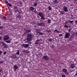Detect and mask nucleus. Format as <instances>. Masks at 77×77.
Listing matches in <instances>:
<instances>
[{"mask_svg":"<svg viewBox=\"0 0 77 77\" xmlns=\"http://www.w3.org/2000/svg\"><path fill=\"white\" fill-rule=\"evenodd\" d=\"M32 35L30 34H28L27 35L26 40L28 42H30L32 40Z\"/></svg>","mask_w":77,"mask_h":77,"instance_id":"nucleus-1","label":"nucleus"},{"mask_svg":"<svg viewBox=\"0 0 77 77\" xmlns=\"http://www.w3.org/2000/svg\"><path fill=\"white\" fill-rule=\"evenodd\" d=\"M62 71L63 72H65L66 74H67V75H69V72H67L68 70L66 69H62Z\"/></svg>","mask_w":77,"mask_h":77,"instance_id":"nucleus-2","label":"nucleus"},{"mask_svg":"<svg viewBox=\"0 0 77 77\" xmlns=\"http://www.w3.org/2000/svg\"><path fill=\"white\" fill-rule=\"evenodd\" d=\"M69 36H70V34L69 33V32H66L64 38H65L68 39L69 37Z\"/></svg>","mask_w":77,"mask_h":77,"instance_id":"nucleus-3","label":"nucleus"},{"mask_svg":"<svg viewBox=\"0 0 77 77\" xmlns=\"http://www.w3.org/2000/svg\"><path fill=\"white\" fill-rule=\"evenodd\" d=\"M31 31L30 30L26 29V31L24 32L23 35L24 36H26L27 33H31Z\"/></svg>","mask_w":77,"mask_h":77,"instance_id":"nucleus-4","label":"nucleus"},{"mask_svg":"<svg viewBox=\"0 0 77 77\" xmlns=\"http://www.w3.org/2000/svg\"><path fill=\"white\" fill-rule=\"evenodd\" d=\"M9 39V35H5L4 37V41H7Z\"/></svg>","mask_w":77,"mask_h":77,"instance_id":"nucleus-5","label":"nucleus"},{"mask_svg":"<svg viewBox=\"0 0 77 77\" xmlns=\"http://www.w3.org/2000/svg\"><path fill=\"white\" fill-rule=\"evenodd\" d=\"M22 46L25 48H27L29 46V44H25L22 45Z\"/></svg>","mask_w":77,"mask_h":77,"instance_id":"nucleus-6","label":"nucleus"},{"mask_svg":"<svg viewBox=\"0 0 77 77\" xmlns=\"http://www.w3.org/2000/svg\"><path fill=\"white\" fill-rule=\"evenodd\" d=\"M43 59L45 60H49V58L46 55H44L43 57Z\"/></svg>","mask_w":77,"mask_h":77,"instance_id":"nucleus-7","label":"nucleus"},{"mask_svg":"<svg viewBox=\"0 0 77 77\" xmlns=\"http://www.w3.org/2000/svg\"><path fill=\"white\" fill-rule=\"evenodd\" d=\"M0 44H2V45H3L5 47H7V45L5 43V42H0Z\"/></svg>","mask_w":77,"mask_h":77,"instance_id":"nucleus-8","label":"nucleus"},{"mask_svg":"<svg viewBox=\"0 0 77 77\" xmlns=\"http://www.w3.org/2000/svg\"><path fill=\"white\" fill-rule=\"evenodd\" d=\"M13 69L14 71H16L17 70V69H18V66H17V65H14V66H13Z\"/></svg>","mask_w":77,"mask_h":77,"instance_id":"nucleus-9","label":"nucleus"},{"mask_svg":"<svg viewBox=\"0 0 77 77\" xmlns=\"http://www.w3.org/2000/svg\"><path fill=\"white\" fill-rule=\"evenodd\" d=\"M11 57L13 58H17V55L15 54H13L11 55Z\"/></svg>","mask_w":77,"mask_h":77,"instance_id":"nucleus-10","label":"nucleus"},{"mask_svg":"<svg viewBox=\"0 0 77 77\" xmlns=\"http://www.w3.org/2000/svg\"><path fill=\"white\" fill-rule=\"evenodd\" d=\"M38 15L41 17H43V13L42 12H39L38 13Z\"/></svg>","mask_w":77,"mask_h":77,"instance_id":"nucleus-11","label":"nucleus"},{"mask_svg":"<svg viewBox=\"0 0 77 77\" xmlns=\"http://www.w3.org/2000/svg\"><path fill=\"white\" fill-rule=\"evenodd\" d=\"M75 65H74V64H71V66H70V67L71 68H75Z\"/></svg>","mask_w":77,"mask_h":77,"instance_id":"nucleus-12","label":"nucleus"},{"mask_svg":"<svg viewBox=\"0 0 77 77\" xmlns=\"http://www.w3.org/2000/svg\"><path fill=\"white\" fill-rule=\"evenodd\" d=\"M45 24V23H39V24L38 25V26H44V25Z\"/></svg>","mask_w":77,"mask_h":77,"instance_id":"nucleus-13","label":"nucleus"},{"mask_svg":"<svg viewBox=\"0 0 77 77\" xmlns=\"http://www.w3.org/2000/svg\"><path fill=\"white\" fill-rule=\"evenodd\" d=\"M5 2L6 3H7V4L8 5V6H10V7H12V5L10 4H9L8 2L7 1L5 0Z\"/></svg>","mask_w":77,"mask_h":77,"instance_id":"nucleus-14","label":"nucleus"},{"mask_svg":"<svg viewBox=\"0 0 77 77\" xmlns=\"http://www.w3.org/2000/svg\"><path fill=\"white\" fill-rule=\"evenodd\" d=\"M24 53H30V51L28 50H25L24 51Z\"/></svg>","mask_w":77,"mask_h":77,"instance_id":"nucleus-15","label":"nucleus"},{"mask_svg":"<svg viewBox=\"0 0 77 77\" xmlns=\"http://www.w3.org/2000/svg\"><path fill=\"white\" fill-rule=\"evenodd\" d=\"M59 11L61 14H63L64 13H65V12L63 11H60V10H59Z\"/></svg>","mask_w":77,"mask_h":77,"instance_id":"nucleus-16","label":"nucleus"},{"mask_svg":"<svg viewBox=\"0 0 77 77\" xmlns=\"http://www.w3.org/2000/svg\"><path fill=\"white\" fill-rule=\"evenodd\" d=\"M39 41H40V40H37L35 42V44H39Z\"/></svg>","mask_w":77,"mask_h":77,"instance_id":"nucleus-17","label":"nucleus"},{"mask_svg":"<svg viewBox=\"0 0 77 77\" xmlns=\"http://www.w3.org/2000/svg\"><path fill=\"white\" fill-rule=\"evenodd\" d=\"M17 11H18L19 14H21V13H23V12L21 10H19H19H17Z\"/></svg>","mask_w":77,"mask_h":77,"instance_id":"nucleus-18","label":"nucleus"},{"mask_svg":"<svg viewBox=\"0 0 77 77\" xmlns=\"http://www.w3.org/2000/svg\"><path fill=\"white\" fill-rule=\"evenodd\" d=\"M51 47V48L52 49H54V47H55V45H52L50 46Z\"/></svg>","mask_w":77,"mask_h":77,"instance_id":"nucleus-19","label":"nucleus"},{"mask_svg":"<svg viewBox=\"0 0 77 77\" xmlns=\"http://www.w3.org/2000/svg\"><path fill=\"white\" fill-rule=\"evenodd\" d=\"M48 24H51V20L50 19H49L48 20Z\"/></svg>","mask_w":77,"mask_h":77,"instance_id":"nucleus-20","label":"nucleus"},{"mask_svg":"<svg viewBox=\"0 0 77 77\" xmlns=\"http://www.w3.org/2000/svg\"><path fill=\"white\" fill-rule=\"evenodd\" d=\"M17 18H20L21 16L20 15V14H18L17 15Z\"/></svg>","mask_w":77,"mask_h":77,"instance_id":"nucleus-21","label":"nucleus"},{"mask_svg":"<svg viewBox=\"0 0 77 77\" xmlns=\"http://www.w3.org/2000/svg\"><path fill=\"white\" fill-rule=\"evenodd\" d=\"M40 31L41 30H39V29H38L36 30L37 32L38 33H40Z\"/></svg>","mask_w":77,"mask_h":77,"instance_id":"nucleus-22","label":"nucleus"},{"mask_svg":"<svg viewBox=\"0 0 77 77\" xmlns=\"http://www.w3.org/2000/svg\"><path fill=\"white\" fill-rule=\"evenodd\" d=\"M64 28H68V27H69L68 25H66V24H65V25L64 26Z\"/></svg>","mask_w":77,"mask_h":77,"instance_id":"nucleus-23","label":"nucleus"},{"mask_svg":"<svg viewBox=\"0 0 77 77\" xmlns=\"http://www.w3.org/2000/svg\"><path fill=\"white\" fill-rule=\"evenodd\" d=\"M19 3L20 4V5H21V6H23V2H22L21 1H19Z\"/></svg>","mask_w":77,"mask_h":77,"instance_id":"nucleus-24","label":"nucleus"},{"mask_svg":"<svg viewBox=\"0 0 77 77\" xmlns=\"http://www.w3.org/2000/svg\"><path fill=\"white\" fill-rule=\"evenodd\" d=\"M69 23L71 24L73 22H74V20L71 21L70 20H69Z\"/></svg>","mask_w":77,"mask_h":77,"instance_id":"nucleus-25","label":"nucleus"},{"mask_svg":"<svg viewBox=\"0 0 77 77\" xmlns=\"http://www.w3.org/2000/svg\"><path fill=\"white\" fill-rule=\"evenodd\" d=\"M17 55H19L20 54V51L18 50H17Z\"/></svg>","mask_w":77,"mask_h":77,"instance_id":"nucleus-26","label":"nucleus"},{"mask_svg":"<svg viewBox=\"0 0 77 77\" xmlns=\"http://www.w3.org/2000/svg\"><path fill=\"white\" fill-rule=\"evenodd\" d=\"M63 9H64V10H67V7H66L64 6L63 7Z\"/></svg>","mask_w":77,"mask_h":77,"instance_id":"nucleus-27","label":"nucleus"},{"mask_svg":"<svg viewBox=\"0 0 77 77\" xmlns=\"http://www.w3.org/2000/svg\"><path fill=\"white\" fill-rule=\"evenodd\" d=\"M6 43H11V42L9 40H8L6 41Z\"/></svg>","mask_w":77,"mask_h":77,"instance_id":"nucleus-28","label":"nucleus"},{"mask_svg":"<svg viewBox=\"0 0 77 77\" xmlns=\"http://www.w3.org/2000/svg\"><path fill=\"white\" fill-rule=\"evenodd\" d=\"M54 2L55 3H57V2H58V1L57 0H54Z\"/></svg>","mask_w":77,"mask_h":77,"instance_id":"nucleus-29","label":"nucleus"},{"mask_svg":"<svg viewBox=\"0 0 77 77\" xmlns=\"http://www.w3.org/2000/svg\"><path fill=\"white\" fill-rule=\"evenodd\" d=\"M30 10H34V8L32 7H31L30 8Z\"/></svg>","mask_w":77,"mask_h":77,"instance_id":"nucleus-30","label":"nucleus"},{"mask_svg":"<svg viewBox=\"0 0 77 77\" xmlns=\"http://www.w3.org/2000/svg\"><path fill=\"white\" fill-rule=\"evenodd\" d=\"M4 63L3 60L0 61V63Z\"/></svg>","mask_w":77,"mask_h":77,"instance_id":"nucleus-31","label":"nucleus"},{"mask_svg":"<svg viewBox=\"0 0 77 77\" xmlns=\"http://www.w3.org/2000/svg\"><path fill=\"white\" fill-rule=\"evenodd\" d=\"M41 17V20H45V18H44V17H43V16H42Z\"/></svg>","mask_w":77,"mask_h":77,"instance_id":"nucleus-32","label":"nucleus"},{"mask_svg":"<svg viewBox=\"0 0 77 77\" xmlns=\"http://www.w3.org/2000/svg\"><path fill=\"white\" fill-rule=\"evenodd\" d=\"M48 9H49V10H51V9H52V8H51L50 6H49L48 7Z\"/></svg>","mask_w":77,"mask_h":77,"instance_id":"nucleus-33","label":"nucleus"},{"mask_svg":"<svg viewBox=\"0 0 77 77\" xmlns=\"http://www.w3.org/2000/svg\"><path fill=\"white\" fill-rule=\"evenodd\" d=\"M3 53V52L2 51H0V56L2 55V54Z\"/></svg>","mask_w":77,"mask_h":77,"instance_id":"nucleus-34","label":"nucleus"},{"mask_svg":"<svg viewBox=\"0 0 77 77\" xmlns=\"http://www.w3.org/2000/svg\"><path fill=\"white\" fill-rule=\"evenodd\" d=\"M39 34L40 35H44V33H42V32H40Z\"/></svg>","mask_w":77,"mask_h":77,"instance_id":"nucleus-35","label":"nucleus"},{"mask_svg":"<svg viewBox=\"0 0 77 77\" xmlns=\"http://www.w3.org/2000/svg\"><path fill=\"white\" fill-rule=\"evenodd\" d=\"M62 77H66V76L65 75H61Z\"/></svg>","mask_w":77,"mask_h":77,"instance_id":"nucleus-36","label":"nucleus"},{"mask_svg":"<svg viewBox=\"0 0 77 77\" xmlns=\"http://www.w3.org/2000/svg\"><path fill=\"white\" fill-rule=\"evenodd\" d=\"M52 41V39L51 38H49V42H51V41Z\"/></svg>","mask_w":77,"mask_h":77,"instance_id":"nucleus-37","label":"nucleus"},{"mask_svg":"<svg viewBox=\"0 0 77 77\" xmlns=\"http://www.w3.org/2000/svg\"><path fill=\"white\" fill-rule=\"evenodd\" d=\"M72 35L73 36H75V33H74V32H72Z\"/></svg>","mask_w":77,"mask_h":77,"instance_id":"nucleus-38","label":"nucleus"},{"mask_svg":"<svg viewBox=\"0 0 77 77\" xmlns=\"http://www.w3.org/2000/svg\"><path fill=\"white\" fill-rule=\"evenodd\" d=\"M3 72V70L2 69H0V73Z\"/></svg>","mask_w":77,"mask_h":77,"instance_id":"nucleus-39","label":"nucleus"},{"mask_svg":"<svg viewBox=\"0 0 77 77\" xmlns=\"http://www.w3.org/2000/svg\"><path fill=\"white\" fill-rule=\"evenodd\" d=\"M71 29L69 28V29H68V32H70L71 31Z\"/></svg>","mask_w":77,"mask_h":77,"instance_id":"nucleus-40","label":"nucleus"},{"mask_svg":"<svg viewBox=\"0 0 77 77\" xmlns=\"http://www.w3.org/2000/svg\"><path fill=\"white\" fill-rule=\"evenodd\" d=\"M3 28V26H0V29H2Z\"/></svg>","mask_w":77,"mask_h":77,"instance_id":"nucleus-41","label":"nucleus"},{"mask_svg":"<svg viewBox=\"0 0 77 77\" xmlns=\"http://www.w3.org/2000/svg\"><path fill=\"white\" fill-rule=\"evenodd\" d=\"M54 32H57V33H59V31H57V30H54Z\"/></svg>","mask_w":77,"mask_h":77,"instance_id":"nucleus-42","label":"nucleus"},{"mask_svg":"<svg viewBox=\"0 0 77 77\" xmlns=\"http://www.w3.org/2000/svg\"><path fill=\"white\" fill-rule=\"evenodd\" d=\"M34 6H37V3H35L34 4Z\"/></svg>","mask_w":77,"mask_h":77,"instance_id":"nucleus-43","label":"nucleus"},{"mask_svg":"<svg viewBox=\"0 0 77 77\" xmlns=\"http://www.w3.org/2000/svg\"><path fill=\"white\" fill-rule=\"evenodd\" d=\"M6 54V51H5V52H3L4 54Z\"/></svg>","mask_w":77,"mask_h":77,"instance_id":"nucleus-44","label":"nucleus"},{"mask_svg":"<svg viewBox=\"0 0 77 77\" xmlns=\"http://www.w3.org/2000/svg\"><path fill=\"white\" fill-rule=\"evenodd\" d=\"M61 36H62V34H59V37H60Z\"/></svg>","mask_w":77,"mask_h":77,"instance_id":"nucleus-45","label":"nucleus"},{"mask_svg":"<svg viewBox=\"0 0 77 77\" xmlns=\"http://www.w3.org/2000/svg\"><path fill=\"white\" fill-rule=\"evenodd\" d=\"M3 18H4V19H6V17H5V16H3Z\"/></svg>","mask_w":77,"mask_h":77,"instance_id":"nucleus-46","label":"nucleus"},{"mask_svg":"<svg viewBox=\"0 0 77 77\" xmlns=\"http://www.w3.org/2000/svg\"><path fill=\"white\" fill-rule=\"evenodd\" d=\"M1 39H2V36H0V40H1Z\"/></svg>","mask_w":77,"mask_h":77,"instance_id":"nucleus-47","label":"nucleus"},{"mask_svg":"<svg viewBox=\"0 0 77 77\" xmlns=\"http://www.w3.org/2000/svg\"><path fill=\"white\" fill-rule=\"evenodd\" d=\"M51 32V30L48 31V33H50V32Z\"/></svg>","mask_w":77,"mask_h":77,"instance_id":"nucleus-48","label":"nucleus"},{"mask_svg":"<svg viewBox=\"0 0 77 77\" xmlns=\"http://www.w3.org/2000/svg\"><path fill=\"white\" fill-rule=\"evenodd\" d=\"M23 31L24 32H26V29H23Z\"/></svg>","mask_w":77,"mask_h":77,"instance_id":"nucleus-49","label":"nucleus"},{"mask_svg":"<svg viewBox=\"0 0 77 77\" xmlns=\"http://www.w3.org/2000/svg\"><path fill=\"white\" fill-rule=\"evenodd\" d=\"M75 24H77V20H75Z\"/></svg>","mask_w":77,"mask_h":77,"instance_id":"nucleus-50","label":"nucleus"},{"mask_svg":"<svg viewBox=\"0 0 77 77\" xmlns=\"http://www.w3.org/2000/svg\"><path fill=\"white\" fill-rule=\"evenodd\" d=\"M65 23H66V24H68V21H66Z\"/></svg>","mask_w":77,"mask_h":77,"instance_id":"nucleus-51","label":"nucleus"},{"mask_svg":"<svg viewBox=\"0 0 77 77\" xmlns=\"http://www.w3.org/2000/svg\"><path fill=\"white\" fill-rule=\"evenodd\" d=\"M34 13H36V10H35L34 11Z\"/></svg>","mask_w":77,"mask_h":77,"instance_id":"nucleus-52","label":"nucleus"},{"mask_svg":"<svg viewBox=\"0 0 77 77\" xmlns=\"http://www.w3.org/2000/svg\"><path fill=\"white\" fill-rule=\"evenodd\" d=\"M14 9H17V7H16V6H15L14 7Z\"/></svg>","mask_w":77,"mask_h":77,"instance_id":"nucleus-53","label":"nucleus"},{"mask_svg":"<svg viewBox=\"0 0 77 77\" xmlns=\"http://www.w3.org/2000/svg\"><path fill=\"white\" fill-rule=\"evenodd\" d=\"M65 11V12H67L68 11V10H64Z\"/></svg>","mask_w":77,"mask_h":77,"instance_id":"nucleus-54","label":"nucleus"},{"mask_svg":"<svg viewBox=\"0 0 77 77\" xmlns=\"http://www.w3.org/2000/svg\"><path fill=\"white\" fill-rule=\"evenodd\" d=\"M0 35H3V33H2V32H1L0 33Z\"/></svg>","mask_w":77,"mask_h":77,"instance_id":"nucleus-55","label":"nucleus"},{"mask_svg":"<svg viewBox=\"0 0 77 77\" xmlns=\"http://www.w3.org/2000/svg\"><path fill=\"white\" fill-rule=\"evenodd\" d=\"M32 24H33V25H35V23H33Z\"/></svg>","mask_w":77,"mask_h":77,"instance_id":"nucleus-56","label":"nucleus"},{"mask_svg":"<svg viewBox=\"0 0 77 77\" xmlns=\"http://www.w3.org/2000/svg\"><path fill=\"white\" fill-rule=\"evenodd\" d=\"M70 6H72V4H70Z\"/></svg>","mask_w":77,"mask_h":77,"instance_id":"nucleus-57","label":"nucleus"},{"mask_svg":"<svg viewBox=\"0 0 77 77\" xmlns=\"http://www.w3.org/2000/svg\"><path fill=\"white\" fill-rule=\"evenodd\" d=\"M48 29H47L46 30V32H48Z\"/></svg>","mask_w":77,"mask_h":77,"instance_id":"nucleus-58","label":"nucleus"},{"mask_svg":"<svg viewBox=\"0 0 77 77\" xmlns=\"http://www.w3.org/2000/svg\"><path fill=\"white\" fill-rule=\"evenodd\" d=\"M77 0H74V2H76V1H77Z\"/></svg>","mask_w":77,"mask_h":77,"instance_id":"nucleus-59","label":"nucleus"},{"mask_svg":"<svg viewBox=\"0 0 77 77\" xmlns=\"http://www.w3.org/2000/svg\"><path fill=\"white\" fill-rule=\"evenodd\" d=\"M54 11H56V10H55L53 12H54H54H54Z\"/></svg>","mask_w":77,"mask_h":77,"instance_id":"nucleus-60","label":"nucleus"},{"mask_svg":"<svg viewBox=\"0 0 77 77\" xmlns=\"http://www.w3.org/2000/svg\"><path fill=\"white\" fill-rule=\"evenodd\" d=\"M71 16L72 17H73V16H72V15H71Z\"/></svg>","mask_w":77,"mask_h":77,"instance_id":"nucleus-61","label":"nucleus"},{"mask_svg":"<svg viewBox=\"0 0 77 77\" xmlns=\"http://www.w3.org/2000/svg\"><path fill=\"white\" fill-rule=\"evenodd\" d=\"M29 44H32V42H30Z\"/></svg>","mask_w":77,"mask_h":77,"instance_id":"nucleus-62","label":"nucleus"},{"mask_svg":"<svg viewBox=\"0 0 77 77\" xmlns=\"http://www.w3.org/2000/svg\"><path fill=\"white\" fill-rule=\"evenodd\" d=\"M3 77H5V75H4Z\"/></svg>","mask_w":77,"mask_h":77,"instance_id":"nucleus-63","label":"nucleus"},{"mask_svg":"<svg viewBox=\"0 0 77 77\" xmlns=\"http://www.w3.org/2000/svg\"><path fill=\"white\" fill-rule=\"evenodd\" d=\"M36 26H34V27H36Z\"/></svg>","mask_w":77,"mask_h":77,"instance_id":"nucleus-64","label":"nucleus"}]
</instances>
